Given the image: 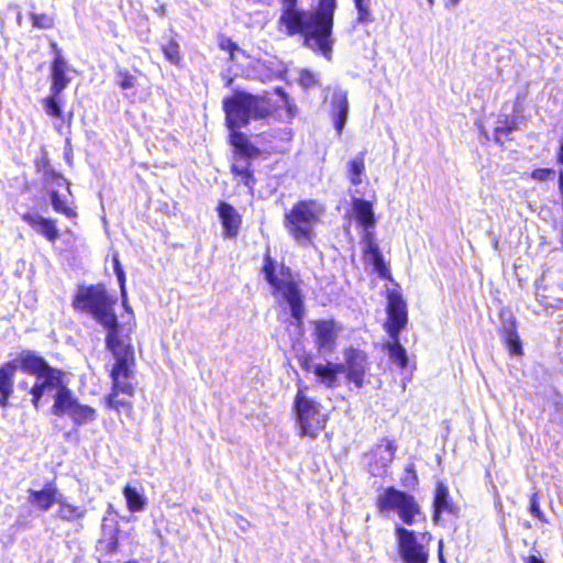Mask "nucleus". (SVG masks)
<instances>
[{
	"instance_id": "nucleus-37",
	"label": "nucleus",
	"mask_w": 563,
	"mask_h": 563,
	"mask_svg": "<svg viewBox=\"0 0 563 563\" xmlns=\"http://www.w3.org/2000/svg\"><path fill=\"white\" fill-rule=\"evenodd\" d=\"M298 81H299L300 86H302L305 89H309V88L318 85V79H317L316 75L312 71L307 70V69H303L300 73Z\"/></svg>"
},
{
	"instance_id": "nucleus-46",
	"label": "nucleus",
	"mask_w": 563,
	"mask_h": 563,
	"mask_svg": "<svg viewBox=\"0 0 563 563\" xmlns=\"http://www.w3.org/2000/svg\"><path fill=\"white\" fill-rule=\"evenodd\" d=\"M526 563H544V561L536 555H530L527 558Z\"/></svg>"
},
{
	"instance_id": "nucleus-9",
	"label": "nucleus",
	"mask_w": 563,
	"mask_h": 563,
	"mask_svg": "<svg viewBox=\"0 0 563 563\" xmlns=\"http://www.w3.org/2000/svg\"><path fill=\"white\" fill-rule=\"evenodd\" d=\"M306 386H299L292 402V410L296 416L299 434L316 439L325 428L328 415L323 407L313 398L307 396Z\"/></svg>"
},
{
	"instance_id": "nucleus-50",
	"label": "nucleus",
	"mask_w": 563,
	"mask_h": 563,
	"mask_svg": "<svg viewBox=\"0 0 563 563\" xmlns=\"http://www.w3.org/2000/svg\"><path fill=\"white\" fill-rule=\"evenodd\" d=\"M449 2H450L453 7H455V5L460 2V0H449Z\"/></svg>"
},
{
	"instance_id": "nucleus-33",
	"label": "nucleus",
	"mask_w": 563,
	"mask_h": 563,
	"mask_svg": "<svg viewBox=\"0 0 563 563\" xmlns=\"http://www.w3.org/2000/svg\"><path fill=\"white\" fill-rule=\"evenodd\" d=\"M115 82L121 90H129L135 87L136 77L126 68H117Z\"/></svg>"
},
{
	"instance_id": "nucleus-51",
	"label": "nucleus",
	"mask_w": 563,
	"mask_h": 563,
	"mask_svg": "<svg viewBox=\"0 0 563 563\" xmlns=\"http://www.w3.org/2000/svg\"><path fill=\"white\" fill-rule=\"evenodd\" d=\"M73 114L70 113L69 114V118H68V121H67V124L70 125V119H71Z\"/></svg>"
},
{
	"instance_id": "nucleus-19",
	"label": "nucleus",
	"mask_w": 563,
	"mask_h": 563,
	"mask_svg": "<svg viewBox=\"0 0 563 563\" xmlns=\"http://www.w3.org/2000/svg\"><path fill=\"white\" fill-rule=\"evenodd\" d=\"M501 335L510 354H522V346L517 332L516 319L511 313L501 314Z\"/></svg>"
},
{
	"instance_id": "nucleus-13",
	"label": "nucleus",
	"mask_w": 563,
	"mask_h": 563,
	"mask_svg": "<svg viewBox=\"0 0 563 563\" xmlns=\"http://www.w3.org/2000/svg\"><path fill=\"white\" fill-rule=\"evenodd\" d=\"M408 322L407 303L397 292L388 295L386 330L389 335H400Z\"/></svg>"
},
{
	"instance_id": "nucleus-20",
	"label": "nucleus",
	"mask_w": 563,
	"mask_h": 563,
	"mask_svg": "<svg viewBox=\"0 0 563 563\" xmlns=\"http://www.w3.org/2000/svg\"><path fill=\"white\" fill-rule=\"evenodd\" d=\"M344 372L345 365L343 363L327 362L325 364H317L313 367V373L319 382L330 388L338 385V376Z\"/></svg>"
},
{
	"instance_id": "nucleus-10",
	"label": "nucleus",
	"mask_w": 563,
	"mask_h": 563,
	"mask_svg": "<svg viewBox=\"0 0 563 563\" xmlns=\"http://www.w3.org/2000/svg\"><path fill=\"white\" fill-rule=\"evenodd\" d=\"M395 533L399 555L404 563H428L430 533H416L398 525L395 528Z\"/></svg>"
},
{
	"instance_id": "nucleus-38",
	"label": "nucleus",
	"mask_w": 563,
	"mask_h": 563,
	"mask_svg": "<svg viewBox=\"0 0 563 563\" xmlns=\"http://www.w3.org/2000/svg\"><path fill=\"white\" fill-rule=\"evenodd\" d=\"M368 3L369 0H354L355 8L358 13V21L364 23L368 21L369 12H368Z\"/></svg>"
},
{
	"instance_id": "nucleus-11",
	"label": "nucleus",
	"mask_w": 563,
	"mask_h": 563,
	"mask_svg": "<svg viewBox=\"0 0 563 563\" xmlns=\"http://www.w3.org/2000/svg\"><path fill=\"white\" fill-rule=\"evenodd\" d=\"M380 511H395L404 523L411 526L415 518L421 515L420 506L415 497L394 487H388L378 497Z\"/></svg>"
},
{
	"instance_id": "nucleus-39",
	"label": "nucleus",
	"mask_w": 563,
	"mask_h": 563,
	"mask_svg": "<svg viewBox=\"0 0 563 563\" xmlns=\"http://www.w3.org/2000/svg\"><path fill=\"white\" fill-rule=\"evenodd\" d=\"M555 170L552 168H537L532 172L531 177L539 181H545L554 178Z\"/></svg>"
},
{
	"instance_id": "nucleus-17",
	"label": "nucleus",
	"mask_w": 563,
	"mask_h": 563,
	"mask_svg": "<svg viewBox=\"0 0 563 563\" xmlns=\"http://www.w3.org/2000/svg\"><path fill=\"white\" fill-rule=\"evenodd\" d=\"M329 114L338 134H341L349 114V101L345 92L334 90L329 96Z\"/></svg>"
},
{
	"instance_id": "nucleus-44",
	"label": "nucleus",
	"mask_w": 563,
	"mask_h": 563,
	"mask_svg": "<svg viewBox=\"0 0 563 563\" xmlns=\"http://www.w3.org/2000/svg\"><path fill=\"white\" fill-rule=\"evenodd\" d=\"M408 475L406 476V478L402 479V483L405 486H411V485H415L416 482H417V476L415 474V472L412 471V467H407L406 468Z\"/></svg>"
},
{
	"instance_id": "nucleus-31",
	"label": "nucleus",
	"mask_w": 563,
	"mask_h": 563,
	"mask_svg": "<svg viewBox=\"0 0 563 563\" xmlns=\"http://www.w3.org/2000/svg\"><path fill=\"white\" fill-rule=\"evenodd\" d=\"M366 372V355L362 351L354 350V385L362 386Z\"/></svg>"
},
{
	"instance_id": "nucleus-7",
	"label": "nucleus",
	"mask_w": 563,
	"mask_h": 563,
	"mask_svg": "<svg viewBox=\"0 0 563 563\" xmlns=\"http://www.w3.org/2000/svg\"><path fill=\"white\" fill-rule=\"evenodd\" d=\"M324 207L316 199L299 200L285 213L284 227L299 244H311L314 227L321 221Z\"/></svg>"
},
{
	"instance_id": "nucleus-32",
	"label": "nucleus",
	"mask_w": 563,
	"mask_h": 563,
	"mask_svg": "<svg viewBox=\"0 0 563 563\" xmlns=\"http://www.w3.org/2000/svg\"><path fill=\"white\" fill-rule=\"evenodd\" d=\"M30 20H31L32 26L34 29H38V30H49V29H53L55 25L54 15L48 14V13L31 12Z\"/></svg>"
},
{
	"instance_id": "nucleus-34",
	"label": "nucleus",
	"mask_w": 563,
	"mask_h": 563,
	"mask_svg": "<svg viewBox=\"0 0 563 563\" xmlns=\"http://www.w3.org/2000/svg\"><path fill=\"white\" fill-rule=\"evenodd\" d=\"M217 44L221 51L228 53L230 62H233L235 59V53L241 51L239 45L224 34H218Z\"/></svg>"
},
{
	"instance_id": "nucleus-16",
	"label": "nucleus",
	"mask_w": 563,
	"mask_h": 563,
	"mask_svg": "<svg viewBox=\"0 0 563 563\" xmlns=\"http://www.w3.org/2000/svg\"><path fill=\"white\" fill-rule=\"evenodd\" d=\"M20 218L49 243H55L60 238V232L56 225L55 219L45 218L31 212L22 213Z\"/></svg>"
},
{
	"instance_id": "nucleus-23",
	"label": "nucleus",
	"mask_w": 563,
	"mask_h": 563,
	"mask_svg": "<svg viewBox=\"0 0 563 563\" xmlns=\"http://www.w3.org/2000/svg\"><path fill=\"white\" fill-rule=\"evenodd\" d=\"M433 507H434L433 520L435 522H439L440 516L442 514H455V507L450 500L449 489L442 483H439L437 486L434 500H433Z\"/></svg>"
},
{
	"instance_id": "nucleus-22",
	"label": "nucleus",
	"mask_w": 563,
	"mask_h": 563,
	"mask_svg": "<svg viewBox=\"0 0 563 563\" xmlns=\"http://www.w3.org/2000/svg\"><path fill=\"white\" fill-rule=\"evenodd\" d=\"M57 506V517L62 521L80 525L87 516V509L85 506L69 503L64 497L58 499Z\"/></svg>"
},
{
	"instance_id": "nucleus-25",
	"label": "nucleus",
	"mask_w": 563,
	"mask_h": 563,
	"mask_svg": "<svg viewBox=\"0 0 563 563\" xmlns=\"http://www.w3.org/2000/svg\"><path fill=\"white\" fill-rule=\"evenodd\" d=\"M52 208L56 213H60L74 222L78 219V212L75 207L70 206L66 199L62 198L56 190L49 191Z\"/></svg>"
},
{
	"instance_id": "nucleus-30",
	"label": "nucleus",
	"mask_w": 563,
	"mask_h": 563,
	"mask_svg": "<svg viewBox=\"0 0 563 563\" xmlns=\"http://www.w3.org/2000/svg\"><path fill=\"white\" fill-rule=\"evenodd\" d=\"M112 262H113V269L118 277L119 285H120L123 307L125 308V310L128 312H130L133 316L132 309L128 305L126 290H125V273L120 263L119 256L117 254L113 256Z\"/></svg>"
},
{
	"instance_id": "nucleus-1",
	"label": "nucleus",
	"mask_w": 563,
	"mask_h": 563,
	"mask_svg": "<svg viewBox=\"0 0 563 563\" xmlns=\"http://www.w3.org/2000/svg\"><path fill=\"white\" fill-rule=\"evenodd\" d=\"M73 309L93 319L106 330V350L112 355L113 364L109 369L111 387L104 397V406L115 412L133 413L132 398L135 396L136 356L132 342L136 324L132 321L120 323L115 312L117 298L102 283L79 285L71 298Z\"/></svg>"
},
{
	"instance_id": "nucleus-35",
	"label": "nucleus",
	"mask_w": 563,
	"mask_h": 563,
	"mask_svg": "<svg viewBox=\"0 0 563 563\" xmlns=\"http://www.w3.org/2000/svg\"><path fill=\"white\" fill-rule=\"evenodd\" d=\"M396 449L395 443L389 440H385L382 444L377 445L376 454L380 455L384 467L391 463Z\"/></svg>"
},
{
	"instance_id": "nucleus-12",
	"label": "nucleus",
	"mask_w": 563,
	"mask_h": 563,
	"mask_svg": "<svg viewBox=\"0 0 563 563\" xmlns=\"http://www.w3.org/2000/svg\"><path fill=\"white\" fill-rule=\"evenodd\" d=\"M313 340L319 352H332L336 346V340L341 325L333 319H321L312 321Z\"/></svg>"
},
{
	"instance_id": "nucleus-28",
	"label": "nucleus",
	"mask_w": 563,
	"mask_h": 563,
	"mask_svg": "<svg viewBox=\"0 0 563 563\" xmlns=\"http://www.w3.org/2000/svg\"><path fill=\"white\" fill-rule=\"evenodd\" d=\"M161 51L165 58L175 66H181L183 63V54L180 49V45L175 38H169L164 45H162Z\"/></svg>"
},
{
	"instance_id": "nucleus-14",
	"label": "nucleus",
	"mask_w": 563,
	"mask_h": 563,
	"mask_svg": "<svg viewBox=\"0 0 563 563\" xmlns=\"http://www.w3.org/2000/svg\"><path fill=\"white\" fill-rule=\"evenodd\" d=\"M27 503L41 512L49 510L58 501L59 489L55 481H49L41 489H27Z\"/></svg>"
},
{
	"instance_id": "nucleus-40",
	"label": "nucleus",
	"mask_w": 563,
	"mask_h": 563,
	"mask_svg": "<svg viewBox=\"0 0 563 563\" xmlns=\"http://www.w3.org/2000/svg\"><path fill=\"white\" fill-rule=\"evenodd\" d=\"M530 512L540 521L547 522V518L540 509L537 494H532L530 498Z\"/></svg>"
},
{
	"instance_id": "nucleus-4",
	"label": "nucleus",
	"mask_w": 563,
	"mask_h": 563,
	"mask_svg": "<svg viewBox=\"0 0 563 563\" xmlns=\"http://www.w3.org/2000/svg\"><path fill=\"white\" fill-rule=\"evenodd\" d=\"M19 366L23 373L36 377L29 389L34 410L40 409L45 393L53 389H56L51 408L53 415L57 417L69 415L79 402L67 386L66 373L62 368L51 366L43 356L31 350H23L19 356Z\"/></svg>"
},
{
	"instance_id": "nucleus-47",
	"label": "nucleus",
	"mask_w": 563,
	"mask_h": 563,
	"mask_svg": "<svg viewBox=\"0 0 563 563\" xmlns=\"http://www.w3.org/2000/svg\"><path fill=\"white\" fill-rule=\"evenodd\" d=\"M443 542L442 540L439 541V560L441 563H445L444 556H443Z\"/></svg>"
},
{
	"instance_id": "nucleus-42",
	"label": "nucleus",
	"mask_w": 563,
	"mask_h": 563,
	"mask_svg": "<svg viewBox=\"0 0 563 563\" xmlns=\"http://www.w3.org/2000/svg\"><path fill=\"white\" fill-rule=\"evenodd\" d=\"M353 170H354V186H356L362 183V174L364 172L363 163L354 159Z\"/></svg>"
},
{
	"instance_id": "nucleus-15",
	"label": "nucleus",
	"mask_w": 563,
	"mask_h": 563,
	"mask_svg": "<svg viewBox=\"0 0 563 563\" xmlns=\"http://www.w3.org/2000/svg\"><path fill=\"white\" fill-rule=\"evenodd\" d=\"M216 210L223 228V235L229 239H235L241 231L242 216L232 205L222 200L218 202Z\"/></svg>"
},
{
	"instance_id": "nucleus-21",
	"label": "nucleus",
	"mask_w": 563,
	"mask_h": 563,
	"mask_svg": "<svg viewBox=\"0 0 563 563\" xmlns=\"http://www.w3.org/2000/svg\"><path fill=\"white\" fill-rule=\"evenodd\" d=\"M230 173L233 178L245 186L251 194L254 192L257 179L251 161L244 162V164H240L236 161L232 162L230 165Z\"/></svg>"
},
{
	"instance_id": "nucleus-45",
	"label": "nucleus",
	"mask_w": 563,
	"mask_h": 563,
	"mask_svg": "<svg viewBox=\"0 0 563 563\" xmlns=\"http://www.w3.org/2000/svg\"><path fill=\"white\" fill-rule=\"evenodd\" d=\"M120 549V541H119V538L117 536H114L108 543L107 545V552L108 553H117Z\"/></svg>"
},
{
	"instance_id": "nucleus-26",
	"label": "nucleus",
	"mask_w": 563,
	"mask_h": 563,
	"mask_svg": "<svg viewBox=\"0 0 563 563\" xmlns=\"http://www.w3.org/2000/svg\"><path fill=\"white\" fill-rule=\"evenodd\" d=\"M68 416L75 426H82L93 422L97 419V411L89 405L78 402Z\"/></svg>"
},
{
	"instance_id": "nucleus-8",
	"label": "nucleus",
	"mask_w": 563,
	"mask_h": 563,
	"mask_svg": "<svg viewBox=\"0 0 563 563\" xmlns=\"http://www.w3.org/2000/svg\"><path fill=\"white\" fill-rule=\"evenodd\" d=\"M51 48L54 53L49 65L51 87L49 95L43 99V106L48 117L64 121L62 92L71 81L68 76L69 66L56 42H51Z\"/></svg>"
},
{
	"instance_id": "nucleus-43",
	"label": "nucleus",
	"mask_w": 563,
	"mask_h": 563,
	"mask_svg": "<svg viewBox=\"0 0 563 563\" xmlns=\"http://www.w3.org/2000/svg\"><path fill=\"white\" fill-rule=\"evenodd\" d=\"M46 178L56 181L57 185L66 183L69 186V183H67V180L60 174L56 173L53 168H48L46 170Z\"/></svg>"
},
{
	"instance_id": "nucleus-24",
	"label": "nucleus",
	"mask_w": 563,
	"mask_h": 563,
	"mask_svg": "<svg viewBox=\"0 0 563 563\" xmlns=\"http://www.w3.org/2000/svg\"><path fill=\"white\" fill-rule=\"evenodd\" d=\"M400 335H389L390 341L385 343L389 360L399 366L406 368L408 365V356L405 347L400 344Z\"/></svg>"
},
{
	"instance_id": "nucleus-18",
	"label": "nucleus",
	"mask_w": 563,
	"mask_h": 563,
	"mask_svg": "<svg viewBox=\"0 0 563 563\" xmlns=\"http://www.w3.org/2000/svg\"><path fill=\"white\" fill-rule=\"evenodd\" d=\"M16 369V361H8L0 366V407L2 408L10 407V398L14 391Z\"/></svg>"
},
{
	"instance_id": "nucleus-41",
	"label": "nucleus",
	"mask_w": 563,
	"mask_h": 563,
	"mask_svg": "<svg viewBox=\"0 0 563 563\" xmlns=\"http://www.w3.org/2000/svg\"><path fill=\"white\" fill-rule=\"evenodd\" d=\"M298 362H299V365L302 368V371H305L306 373H310L311 371L313 372L314 366H312V355L311 354H303V355L299 356Z\"/></svg>"
},
{
	"instance_id": "nucleus-3",
	"label": "nucleus",
	"mask_w": 563,
	"mask_h": 563,
	"mask_svg": "<svg viewBox=\"0 0 563 563\" xmlns=\"http://www.w3.org/2000/svg\"><path fill=\"white\" fill-rule=\"evenodd\" d=\"M278 24L285 26L288 36L300 35L306 47L331 57L333 19L336 0H318L317 5L303 10L297 8L298 0H282Z\"/></svg>"
},
{
	"instance_id": "nucleus-2",
	"label": "nucleus",
	"mask_w": 563,
	"mask_h": 563,
	"mask_svg": "<svg viewBox=\"0 0 563 563\" xmlns=\"http://www.w3.org/2000/svg\"><path fill=\"white\" fill-rule=\"evenodd\" d=\"M279 104L272 100L271 92L253 95L244 90H235L222 100L224 122L229 130V143L233 147L234 161H252L262 154L260 147L254 145L249 136L241 132L252 120H266L274 115Z\"/></svg>"
},
{
	"instance_id": "nucleus-36",
	"label": "nucleus",
	"mask_w": 563,
	"mask_h": 563,
	"mask_svg": "<svg viewBox=\"0 0 563 563\" xmlns=\"http://www.w3.org/2000/svg\"><path fill=\"white\" fill-rule=\"evenodd\" d=\"M274 93L280 98V101L283 102L284 107H286L289 117L292 119L296 115V106L289 98L288 93L283 87H276L274 89Z\"/></svg>"
},
{
	"instance_id": "nucleus-48",
	"label": "nucleus",
	"mask_w": 563,
	"mask_h": 563,
	"mask_svg": "<svg viewBox=\"0 0 563 563\" xmlns=\"http://www.w3.org/2000/svg\"><path fill=\"white\" fill-rule=\"evenodd\" d=\"M19 387H20L21 389H25V390H27V391H29V389H30V388H27V384H26V382H21V383L19 384Z\"/></svg>"
},
{
	"instance_id": "nucleus-29",
	"label": "nucleus",
	"mask_w": 563,
	"mask_h": 563,
	"mask_svg": "<svg viewBox=\"0 0 563 563\" xmlns=\"http://www.w3.org/2000/svg\"><path fill=\"white\" fill-rule=\"evenodd\" d=\"M498 125L495 128V141L503 145L505 140L517 129L516 120L504 117L498 119Z\"/></svg>"
},
{
	"instance_id": "nucleus-5",
	"label": "nucleus",
	"mask_w": 563,
	"mask_h": 563,
	"mask_svg": "<svg viewBox=\"0 0 563 563\" xmlns=\"http://www.w3.org/2000/svg\"><path fill=\"white\" fill-rule=\"evenodd\" d=\"M361 192L354 189V195ZM371 199L354 196V227L358 235V244L363 261L366 265H371L382 278L389 279V269L385 264L382 251L376 236L377 218L374 211V201L376 194L371 191Z\"/></svg>"
},
{
	"instance_id": "nucleus-6",
	"label": "nucleus",
	"mask_w": 563,
	"mask_h": 563,
	"mask_svg": "<svg viewBox=\"0 0 563 563\" xmlns=\"http://www.w3.org/2000/svg\"><path fill=\"white\" fill-rule=\"evenodd\" d=\"M261 273L269 285L273 297L289 306L296 324L301 327L305 317V301L299 283L289 266L276 263L268 246L263 254Z\"/></svg>"
},
{
	"instance_id": "nucleus-27",
	"label": "nucleus",
	"mask_w": 563,
	"mask_h": 563,
	"mask_svg": "<svg viewBox=\"0 0 563 563\" xmlns=\"http://www.w3.org/2000/svg\"><path fill=\"white\" fill-rule=\"evenodd\" d=\"M123 495L126 500V507L131 512H140L143 511L146 505L145 497L139 493L135 487L131 485H125L123 488Z\"/></svg>"
},
{
	"instance_id": "nucleus-49",
	"label": "nucleus",
	"mask_w": 563,
	"mask_h": 563,
	"mask_svg": "<svg viewBox=\"0 0 563 563\" xmlns=\"http://www.w3.org/2000/svg\"><path fill=\"white\" fill-rule=\"evenodd\" d=\"M285 135H286V139H287V140H291V137H292V132H291L290 130H287V131H285Z\"/></svg>"
},
{
	"instance_id": "nucleus-52",
	"label": "nucleus",
	"mask_w": 563,
	"mask_h": 563,
	"mask_svg": "<svg viewBox=\"0 0 563 563\" xmlns=\"http://www.w3.org/2000/svg\"><path fill=\"white\" fill-rule=\"evenodd\" d=\"M429 4L432 5L433 4V0H428Z\"/></svg>"
}]
</instances>
